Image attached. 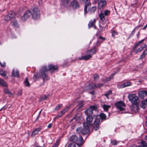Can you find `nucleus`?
Returning <instances> with one entry per match:
<instances>
[{"label":"nucleus","instance_id":"54","mask_svg":"<svg viewBox=\"0 0 147 147\" xmlns=\"http://www.w3.org/2000/svg\"><path fill=\"white\" fill-rule=\"evenodd\" d=\"M140 44V42H138L135 44L134 47H136L138 45H139Z\"/></svg>","mask_w":147,"mask_h":147},{"label":"nucleus","instance_id":"59","mask_svg":"<svg viewBox=\"0 0 147 147\" xmlns=\"http://www.w3.org/2000/svg\"><path fill=\"white\" fill-rule=\"evenodd\" d=\"M141 47H142V48H143V49L144 48H146V45L145 44H144L143 47L141 46Z\"/></svg>","mask_w":147,"mask_h":147},{"label":"nucleus","instance_id":"9","mask_svg":"<svg viewBox=\"0 0 147 147\" xmlns=\"http://www.w3.org/2000/svg\"><path fill=\"white\" fill-rule=\"evenodd\" d=\"M115 106L118 109L121 111L125 110V108H123V107H125V104L122 101L117 102L115 104Z\"/></svg>","mask_w":147,"mask_h":147},{"label":"nucleus","instance_id":"35","mask_svg":"<svg viewBox=\"0 0 147 147\" xmlns=\"http://www.w3.org/2000/svg\"><path fill=\"white\" fill-rule=\"evenodd\" d=\"M100 119L99 118H97L94 120V124L95 125H98V124L100 123Z\"/></svg>","mask_w":147,"mask_h":147},{"label":"nucleus","instance_id":"26","mask_svg":"<svg viewBox=\"0 0 147 147\" xmlns=\"http://www.w3.org/2000/svg\"><path fill=\"white\" fill-rule=\"evenodd\" d=\"M0 84L5 87H7V85L5 82L2 78H0Z\"/></svg>","mask_w":147,"mask_h":147},{"label":"nucleus","instance_id":"41","mask_svg":"<svg viewBox=\"0 0 147 147\" xmlns=\"http://www.w3.org/2000/svg\"><path fill=\"white\" fill-rule=\"evenodd\" d=\"M113 78V76H111L108 78H106L105 81L106 82H108Z\"/></svg>","mask_w":147,"mask_h":147},{"label":"nucleus","instance_id":"57","mask_svg":"<svg viewBox=\"0 0 147 147\" xmlns=\"http://www.w3.org/2000/svg\"><path fill=\"white\" fill-rule=\"evenodd\" d=\"M52 127V125L51 123H49L47 126V127L48 128H50Z\"/></svg>","mask_w":147,"mask_h":147},{"label":"nucleus","instance_id":"51","mask_svg":"<svg viewBox=\"0 0 147 147\" xmlns=\"http://www.w3.org/2000/svg\"><path fill=\"white\" fill-rule=\"evenodd\" d=\"M98 78V76L97 74H95L94 75V79L95 80H96Z\"/></svg>","mask_w":147,"mask_h":147},{"label":"nucleus","instance_id":"24","mask_svg":"<svg viewBox=\"0 0 147 147\" xmlns=\"http://www.w3.org/2000/svg\"><path fill=\"white\" fill-rule=\"evenodd\" d=\"M61 1L62 5L65 6H66L71 0H61Z\"/></svg>","mask_w":147,"mask_h":147},{"label":"nucleus","instance_id":"56","mask_svg":"<svg viewBox=\"0 0 147 147\" xmlns=\"http://www.w3.org/2000/svg\"><path fill=\"white\" fill-rule=\"evenodd\" d=\"M57 115H58V117H61L63 115H62V114H61L60 112H59L58 113Z\"/></svg>","mask_w":147,"mask_h":147},{"label":"nucleus","instance_id":"38","mask_svg":"<svg viewBox=\"0 0 147 147\" xmlns=\"http://www.w3.org/2000/svg\"><path fill=\"white\" fill-rule=\"evenodd\" d=\"M141 143L142 146H140V147H147V143L145 142L142 141Z\"/></svg>","mask_w":147,"mask_h":147},{"label":"nucleus","instance_id":"12","mask_svg":"<svg viewBox=\"0 0 147 147\" xmlns=\"http://www.w3.org/2000/svg\"><path fill=\"white\" fill-rule=\"evenodd\" d=\"M87 55L84 56H82L79 57L78 58V59L80 60H88L90 58L92 57V56L90 54H87Z\"/></svg>","mask_w":147,"mask_h":147},{"label":"nucleus","instance_id":"19","mask_svg":"<svg viewBox=\"0 0 147 147\" xmlns=\"http://www.w3.org/2000/svg\"><path fill=\"white\" fill-rule=\"evenodd\" d=\"M86 124L88 125V124H90L93 120V117L91 115H87V117L86 119Z\"/></svg>","mask_w":147,"mask_h":147},{"label":"nucleus","instance_id":"39","mask_svg":"<svg viewBox=\"0 0 147 147\" xmlns=\"http://www.w3.org/2000/svg\"><path fill=\"white\" fill-rule=\"evenodd\" d=\"M60 143V140H57L56 141L55 145H53L52 147H57Z\"/></svg>","mask_w":147,"mask_h":147},{"label":"nucleus","instance_id":"46","mask_svg":"<svg viewBox=\"0 0 147 147\" xmlns=\"http://www.w3.org/2000/svg\"><path fill=\"white\" fill-rule=\"evenodd\" d=\"M119 143L118 141H117L115 140H113L111 141V143L113 145H116Z\"/></svg>","mask_w":147,"mask_h":147},{"label":"nucleus","instance_id":"58","mask_svg":"<svg viewBox=\"0 0 147 147\" xmlns=\"http://www.w3.org/2000/svg\"><path fill=\"white\" fill-rule=\"evenodd\" d=\"M146 121L145 123V125L146 126H147V116L146 117Z\"/></svg>","mask_w":147,"mask_h":147},{"label":"nucleus","instance_id":"36","mask_svg":"<svg viewBox=\"0 0 147 147\" xmlns=\"http://www.w3.org/2000/svg\"><path fill=\"white\" fill-rule=\"evenodd\" d=\"M105 39V38L100 36L98 38V42H100V43H101L103 42L104 40Z\"/></svg>","mask_w":147,"mask_h":147},{"label":"nucleus","instance_id":"4","mask_svg":"<svg viewBox=\"0 0 147 147\" xmlns=\"http://www.w3.org/2000/svg\"><path fill=\"white\" fill-rule=\"evenodd\" d=\"M31 11L30 10H27L23 15L20 18L19 21L21 22H24L28 19L31 15Z\"/></svg>","mask_w":147,"mask_h":147},{"label":"nucleus","instance_id":"3","mask_svg":"<svg viewBox=\"0 0 147 147\" xmlns=\"http://www.w3.org/2000/svg\"><path fill=\"white\" fill-rule=\"evenodd\" d=\"M84 127L82 128L79 127L76 129V131L78 134L81 133L82 134H85L89 131V125L86 123L84 124Z\"/></svg>","mask_w":147,"mask_h":147},{"label":"nucleus","instance_id":"45","mask_svg":"<svg viewBox=\"0 0 147 147\" xmlns=\"http://www.w3.org/2000/svg\"><path fill=\"white\" fill-rule=\"evenodd\" d=\"M69 107V106L66 107L65 108L62 110L63 111V112H64V113H65V112H66L67 111H68Z\"/></svg>","mask_w":147,"mask_h":147},{"label":"nucleus","instance_id":"32","mask_svg":"<svg viewBox=\"0 0 147 147\" xmlns=\"http://www.w3.org/2000/svg\"><path fill=\"white\" fill-rule=\"evenodd\" d=\"M96 10V7L95 6L92 7L90 8L88 10L89 12L90 13H94Z\"/></svg>","mask_w":147,"mask_h":147},{"label":"nucleus","instance_id":"53","mask_svg":"<svg viewBox=\"0 0 147 147\" xmlns=\"http://www.w3.org/2000/svg\"><path fill=\"white\" fill-rule=\"evenodd\" d=\"M117 33V32H115V31H113L112 32V36H113V37H114V35L116 34Z\"/></svg>","mask_w":147,"mask_h":147},{"label":"nucleus","instance_id":"2","mask_svg":"<svg viewBox=\"0 0 147 147\" xmlns=\"http://www.w3.org/2000/svg\"><path fill=\"white\" fill-rule=\"evenodd\" d=\"M70 140L72 142L75 143L78 146H82L84 143L82 137L80 136L78 139L77 136L75 135H72L70 137Z\"/></svg>","mask_w":147,"mask_h":147},{"label":"nucleus","instance_id":"15","mask_svg":"<svg viewBox=\"0 0 147 147\" xmlns=\"http://www.w3.org/2000/svg\"><path fill=\"white\" fill-rule=\"evenodd\" d=\"M42 127L41 126L37 128H35L34 129L33 132L31 134V136L32 137H34L42 129Z\"/></svg>","mask_w":147,"mask_h":147},{"label":"nucleus","instance_id":"63","mask_svg":"<svg viewBox=\"0 0 147 147\" xmlns=\"http://www.w3.org/2000/svg\"><path fill=\"white\" fill-rule=\"evenodd\" d=\"M90 93L92 95H94V91L91 92Z\"/></svg>","mask_w":147,"mask_h":147},{"label":"nucleus","instance_id":"49","mask_svg":"<svg viewBox=\"0 0 147 147\" xmlns=\"http://www.w3.org/2000/svg\"><path fill=\"white\" fill-rule=\"evenodd\" d=\"M22 94V90H18V96L21 95Z\"/></svg>","mask_w":147,"mask_h":147},{"label":"nucleus","instance_id":"16","mask_svg":"<svg viewBox=\"0 0 147 147\" xmlns=\"http://www.w3.org/2000/svg\"><path fill=\"white\" fill-rule=\"evenodd\" d=\"M147 94V91H140L139 92V96L142 99H144Z\"/></svg>","mask_w":147,"mask_h":147},{"label":"nucleus","instance_id":"47","mask_svg":"<svg viewBox=\"0 0 147 147\" xmlns=\"http://www.w3.org/2000/svg\"><path fill=\"white\" fill-rule=\"evenodd\" d=\"M95 125L93 129L96 131L98 130L99 127L98 125Z\"/></svg>","mask_w":147,"mask_h":147},{"label":"nucleus","instance_id":"48","mask_svg":"<svg viewBox=\"0 0 147 147\" xmlns=\"http://www.w3.org/2000/svg\"><path fill=\"white\" fill-rule=\"evenodd\" d=\"M61 105H58L55 108V110H57L59 109L61 107Z\"/></svg>","mask_w":147,"mask_h":147},{"label":"nucleus","instance_id":"5","mask_svg":"<svg viewBox=\"0 0 147 147\" xmlns=\"http://www.w3.org/2000/svg\"><path fill=\"white\" fill-rule=\"evenodd\" d=\"M32 10V11H31V12L32 18L35 20L39 19L40 17V14L38 8L37 7H35Z\"/></svg>","mask_w":147,"mask_h":147},{"label":"nucleus","instance_id":"7","mask_svg":"<svg viewBox=\"0 0 147 147\" xmlns=\"http://www.w3.org/2000/svg\"><path fill=\"white\" fill-rule=\"evenodd\" d=\"M97 109V108L95 106H90L84 111V113L87 115H91L93 114V111H96Z\"/></svg>","mask_w":147,"mask_h":147},{"label":"nucleus","instance_id":"10","mask_svg":"<svg viewBox=\"0 0 147 147\" xmlns=\"http://www.w3.org/2000/svg\"><path fill=\"white\" fill-rule=\"evenodd\" d=\"M90 86L93 89H96L100 88L104 86V84L102 83H91L89 84Z\"/></svg>","mask_w":147,"mask_h":147},{"label":"nucleus","instance_id":"40","mask_svg":"<svg viewBox=\"0 0 147 147\" xmlns=\"http://www.w3.org/2000/svg\"><path fill=\"white\" fill-rule=\"evenodd\" d=\"M112 94V91L111 90H109L108 92L106 93H105L104 94V95H105L106 97L107 98H108V96L110 94Z\"/></svg>","mask_w":147,"mask_h":147},{"label":"nucleus","instance_id":"29","mask_svg":"<svg viewBox=\"0 0 147 147\" xmlns=\"http://www.w3.org/2000/svg\"><path fill=\"white\" fill-rule=\"evenodd\" d=\"M105 16L103 13H101L99 14V18L101 20L103 21L105 20Z\"/></svg>","mask_w":147,"mask_h":147},{"label":"nucleus","instance_id":"30","mask_svg":"<svg viewBox=\"0 0 147 147\" xmlns=\"http://www.w3.org/2000/svg\"><path fill=\"white\" fill-rule=\"evenodd\" d=\"M12 75L15 77H19V72L17 70L16 71L14 72V70L13 69L12 72Z\"/></svg>","mask_w":147,"mask_h":147},{"label":"nucleus","instance_id":"11","mask_svg":"<svg viewBox=\"0 0 147 147\" xmlns=\"http://www.w3.org/2000/svg\"><path fill=\"white\" fill-rule=\"evenodd\" d=\"M71 5L74 9L79 8V5L77 1L75 0H73L71 3Z\"/></svg>","mask_w":147,"mask_h":147},{"label":"nucleus","instance_id":"14","mask_svg":"<svg viewBox=\"0 0 147 147\" xmlns=\"http://www.w3.org/2000/svg\"><path fill=\"white\" fill-rule=\"evenodd\" d=\"M130 109L133 112L137 113L138 112V104L133 105L130 107Z\"/></svg>","mask_w":147,"mask_h":147},{"label":"nucleus","instance_id":"43","mask_svg":"<svg viewBox=\"0 0 147 147\" xmlns=\"http://www.w3.org/2000/svg\"><path fill=\"white\" fill-rule=\"evenodd\" d=\"M47 97L45 95L41 96L40 97V99L41 101L44 100H46L47 99Z\"/></svg>","mask_w":147,"mask_h":147},{"label":"nucleus","instance_id":"61","mask_svg":"<svg viewBox=\"0 0 147 147\" xmlns=\"http://www.w3.org/2000/svg\"><path fill=\"white\" fill-rule=\"evenodd\" d=\"M147 27V24H146L144 27L143 28V30H144L146 29V27Z\"/></svg>","mask_w":147,"mask_h":147},{"label":"nucleus","instance_id":"22","mask_svg":"<svg viewBox=\"0 0 147 147\" xmlns=\"http://www.w3.org/2000/svg\"><path fill=\"white\" fill-rule=\"evenodd\" d=\"M96 52V50L95 48H94L92 49H90L89 51H88L86 52V54L89 53L92 56V55L95 54Z\"/></svg>","mask_w":147,"mask_h":147},{"label":"nucleus","instance_id":"52","mask_svg":"<svg viewBox=\"0 0 147 147\" xmlns=\"http://www.w3.org/2000/svg\"><path fill=\"white\" fill-rule=\"evenodd\" d=\"M88 0H79L80 2L82 3H86Z\"/></svg>","mask_w":147,"mask_h":147},{"label":"nucleus","instance_id":"8","mask_svg":"<svg viewBox=\"0 0 147 147\" xmlns=\"http://www.w3.org/2000/svg\"><path fill=\"white\" fill-rule=\"evenodd\" d=\"M16 16V14L14 12L11 11L9 12L7 15L5 16L4 20H5L9 21L12 18H14Z\"/></svg>","mask_w":147,"mask_h":147},{"label":"nucleus","instance_id":"17","mask_svg":"<svg viewBox=\"0 0 147 147\" xmlns=\"http://www.w3.org/2000/svg\"><path fill=\"white\" fill-rule=\"evenodd\" d=\"M96 22L95 19H94L93 20H91L89 22L88 24V27L89 28L91 27H93L94 29L96 28V27L95 25V24Z\"/></svg>","mask_w":147,"mask_h":147},{"label":"nucleus","instance_id":"42","mask_svg":"<svg viewBox=\"0 0 147 147\" xmlns=\"http://www.w3.org/2000/svg\"><path fill=\"white\" fill-rule=\"evenodd\" d=\"M143 48L141 47L140 48H138L136 51H134L136 53L140 52L143 50Z\"/></svg>","mask_w":147,"mask_h":147},{"label":"nucleus","instance_id":"50","mask_svg":"<svg viewBox=\"0 0 147 147\" xmlns=\"http://www.w3.org/2000/svg\"><path fill=\"white\" fill-rule=\"evenodd\" d=\"M83 103L82 101H81L79 102V105L80 106V108L83 105Z\"/></svg>","mask_w":147,"mask_h":147},{"label":"nucleus","instance_id":"1","mask_svg":"<svg viewBox=\"0 0 147 147\" xmlns=\"http://www.w3.org/2000/svg\"><path fill=\"white\" fill-rule=\"evenodd\" d=\"M49 68L45 66H44L42 67L40 71V74L41 77L43 81L50 79V78L48 76L47 71L49 70L55 71L57 69L58 67L56 65H49L48 66Z\"/></svg>","mask_w":147,"mask_h":147},{"label":"nucleus","instance_id":"23","mask_svg":"<svg viewBox=\"0 0 147 147\" xmlns=\"http://www.w3.org/2000/svg\"><path fill=\"white\" fill-rule=\"evenodd\" d=\"M147 105V103L146 101L143 100L142 101L140 105V106L143 109H144L146 106Z\"/></svg>","mask_w":147,"mask_h":147},{"label":"nucleus","instance_id":"27","mask_svg":"<svg viewBox=\"0 0 147 147\" xmlns=\"http://www.w3.org/2000/svg\"><path fill=\"white\" fill-rule=\"evenodd\" d=\"M4 92L5 94H7L9 95H12V94L10 91L9 90L8 88H6L4 89Z\"/></svg>","mask_w":147,"mask_h":147},{"label":"nucleus","instance_id":"6","mask_svg":"<svg viewBox=\"0 0 147 147\" xmlns=\"http://www.w3.org/2000/svg\"><path fill=\"white\" fill-rule=\"evenodd\" d=\"M128 98L133 105L138 104V97L135 94L129 95Z\"/></svg>","mask_w":147,"mask_h":147},{"label":"nucleus","instance_id":"33","mask_svg":"<svg viewBox=\"0 0 147 147\" xmlns=\"http://www.w3.org/2000/svg\"><path fill=\"white\" fill-rule=\"evenodd\" d=\"M99 116L101 119L103 120L105 119L106 117L105 114L103 113H101L99 115Z\"/></svg>","mask_w":147,"mask_h":147},{"label":"nucleus","instance_id":"34","mask_svg":"<svg viewBox=\"0 0 147 147\" xmlns=\"http://www.w3.org/2000/svg\"><path fill=\"white\" fill-rule=\"evenodd\" d=\"M5 71L1 69L0 70V74L4 77H5L6 76Z\"/></svg>","mask_w":147,"mask_h":147},{"label":"nucleus","instance_id":"21","mask_svg":"<svg viewBox=\"0 0 147 147\" xmlns=\"http://www.w3.org/2000/svg\"><path fill=\"white\" fill-rule=\"evenodd\" d=\"M11 24L13 26L18 28L19 27V25L17 21L14 20L11 22Z\"/></svg>","mask_w":147,"mask_h":147},{"label":"nucleus","instance_id":"44","mask_svg":"<svg viewBox=\"0 0 147 147\" xmlns=\"http://www.w3.org/2000/svg\"><path fill=\"white\" fill-rule=\"evenodd\" d=\"M67 147H76V146L74 143H70L69 144Z\"/></svg>","mask_w":147,"mask_h":147},{"label":"nucleus","instance_id":"37","mask_svg":"<svg viewBox=\"0 0 147 147\" xmlns=\"http://www.w3.org/2000/svg\"><path fill=\"white\" fill-rule=\"evenodd\" d=\"M103 13L105 16H107L110 14V11L108 10H105L104 11Z\"/></svg>","mask_w":147,"mask_h":147},{"label":"nucleus","instance_id":"31","mask_svg":"<svg viewBox=\"0 0 147 147\" xmlns=\"http://www.w3.org/2000/svg\"><path fill=\"white\" fill-rule=\"evenodd\" d=\"M24 84L25 86H29L30 84L28 81L27 78L25 80L24 82Z\"/></svg>","mask_w":147,"mask_h":147},{"label":"nucleus","instance_id":"64","mask_svg":"<svg viewBox=\"0 0 147 147\" xmlns=\"http://www.w3.org/2000/svg\"><path fill=\"white\" fill-rule=\"evenodd\" d=\"M59 117H58V115H57V116H56V117H55V118H54V119H58L59 118Z\"/></svg>","mask_w":147,"mask_h":147},{"label":"nucleus","instance_id":"60","mask_svg":"<svg viewBox=\"0 0 147 147\" xmlns=\"http://www.w3.org/2000/svg\"><path fill=\"white\" fill-rule=\"evenodd\" d=\"M140 146H139L138 147L136 145H133L131 147H140Z\"/></svg>","mask_w":147,"mask_h":147},{"label":"nucleus","instance_id":"62","mask_svg":"<svg viewBox=\"0 0 147 147\" xmlns=\"http://www.w3.org/2000/svg\"><path fill=\"white\" fill-rule=\"evenodd\" d=\"M60 112L61 113V114H62V115H63L65 113H64V112H63V111H62V110H61L60 111Z\"/></svg>","mask_w":147,"mask_h":147},{"label":"nucleus","instance_id":"20","mask_svg":"<svg viewBox=\"0 0 147 147\" xmlns=\"http://www.w3.org/2000/svg\"><path fill=\"white\" fill-rule=\"evenodd\" d=\"M84 3L85 4V6L84 8V14L85 15L87 12V7L88 6H90L91 5V3L88 0V1H87L86 3Z\"/></svg>","mask_w":147,"mask_h":147},{"label":"nucleus","instance_id":"28","mask_svg":"<svg viewBox=\"0 0 147 147\" xmlns=\"http://www.w3.org/2000/svg\"><path fill=\"white\" fill-rule=\"evenodd\" d=\"M102 107L105 111H107L111 107V106L108 105L104 104L102 105Z\"/></svg>","mask_w":147,"mask_h":147},{"label":"nucleus","instance_id":"55","mask_svg":"<svg viewBox=\"0 0 147 147\" xmlns=\"http://www.w3.org/2000/svg\"><path fill=\"white\" fill-rule=\"evenodd\" d=\"M38 2L39 5H41L42 3V0H38Z\"/></svg>","mask_w":147,"mask_h":147},{"label":"nucleus","instance_id":"13","mask_svg":"<svg viewBox=\"0 0 147 147\" xmlns=\"http://www.w3.org/2000/svg\"><path fill=\"white\" fill-rule=\"evenodd\" d=\"M131 83L130 82H127L123 83L121 85L118 84L117 85V87L119 88H123L130 86L131 85Z\"/></svg>","mask_w":147,"mask_h":147},{"label":"nucleus","instance_id":"18","mask_svg":"<svg viewBox=\"0 0 147 147\" xmlns=\"http://www.w3.org/2000/svg\"><path fill=\"white\" fill-rule=\"evenodd\" d=\"M106 3L105 0H102L100 1L98 4V8L99 9H101L102 7L105 6Z\"/></svg>","mask_w":147,"mask_h":147},{"label":"nucleus","instance_id":"25","mask_svg":"<svg viewBox=\"0 0 147 147\" xmlns=\"http://www.w3.org/2000/svg\"><path fill=\"white\" fill-rule=\"evenodd\" d=\"M147 54V49L144 51L142 54L141 55L139 58V59H141L144 58Z\"/></svg>","mask_w":147,"mask_h":147}]
</instances>
